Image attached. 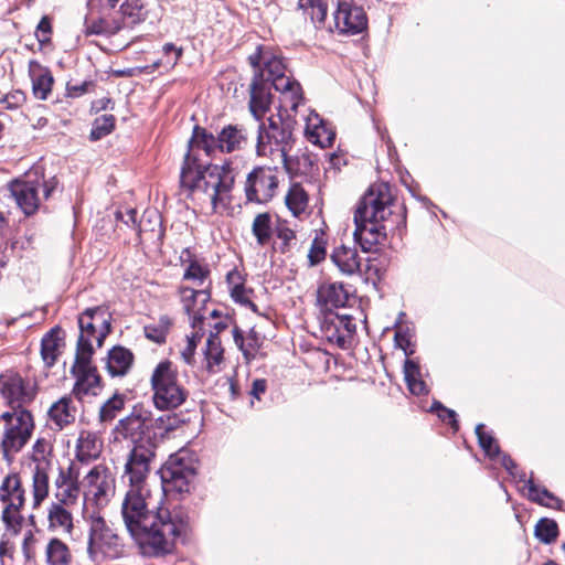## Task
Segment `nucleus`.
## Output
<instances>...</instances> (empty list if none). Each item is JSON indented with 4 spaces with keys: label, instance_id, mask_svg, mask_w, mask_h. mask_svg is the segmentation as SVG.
<instances>
[{
    "label": "nucleus",
    "instance_id": "nucleus-1",
    "mask_svg": "<svg viewBox=\"0 0 565 565\" xmlns=\"http://www.w3.org/2000/svg\"><path fill=\"white\" fill-rule=\"evenodd\" d=\"M151 469L122 468L121 479L128 489L121 503V516L131 537L146 554L169 553L188 530L181 513L163 507L162 489L149 483Z\"/></svg>",
    "mask_w": 565,
    "mask_h": 565
},
{
    "label": "nucleus",
    "instance_id": "nucleus-2",
    "mask_svg": "<svg viewBox=\"0 0 565 565\" xmlns=\"http://www.w3.org/2000/svg\"><path fill=\"white\" fill-rule=\"evenodd\" d=\"M180 184L192 198L213 212L226 209L234 188V173L225 164H205L189 150L180 172Z\"/></svg>",
    "mask_w": 565,
    "mask_h": 565
},
{
    "label": "nucleus",
    "instance_id": "nucleus-3",
    "mask_svg": "<svg viewBox=\"0 0 565 565\" xmlns=\"http://www.w3.org/2000/svg\"><path fill=\"white\" fill-rule=\"evenodd\" d=\"M393 195L385 183L374 184L360 200L354 211V239L363 252H372L386 239L385 222L392 214Z\"/></svg>",
    "mask_w": 565,
    "mask_h": 565
},
{
    "label": "nucleus",
    "instance_id": "nucleus-4",
    "mask_svg": "<svg viewBox=\"0 0 565 565\" xmlns=\"http://www.w3.org/2000/svg\"><path fill=\"white\" fill-rule=\"evenodd\" d=\"M151 412L141 407L118 422L116 431L131 443L124 468L151 469L157 450V433L151 434Z\"/></svg>",
    "mask_w": 565,
    "mask_h": 565
},
{
    "label": "nucleus",
    "instance_id": "nucleus-5",
    "mask_svg": "<svg viewBox=\"0 0 565 565\" xmlns=\"http://www.w3.org/2000/svg\"><path fill=\"white\" fill-rule=\"evenodd\" d=\"M249 61L253 66L262 64L254 78L257 77L258 83L269 87L271 85L277 92H280V109L295 111L302 100L301 87L297 81L287 75L282 60L269 53H263L260 56L250 55Z\"/></svg>",
    "mask_w": 565,
    "mask_h": 565
},
{
    "label": "nucleus",
    "instance_id": "nucleus-6",
    "mask_svg": "<svg viewBox=\"0 0 565 565\" xmlns=\"http://www.w3.org/2000/svg\"><path fill=\"white\" fill-rule=\"evenodd\" d=\"M152 402L159 411H172L181 406L188 391L182 384L178 367L169 360L160 361L150 375Z\"/></svg>",
    "mask_w": 565,
    "mask_h": 565
},
{
    "label": "nucleus",
    "instance_id": "nucleus-7",
    "mask_svg": "<svg viewBox=\"0 0 565 565\" xmlns=\"http://www.w3.org/2000/svg\"><path fill=\"white\" fill-rule=\"evenodd\" d=\"M26 490L19 473L10 472L0 482L1 522L6 535L18 536L25 526L23 509Z\"/></svg>",
    "mask_w": 565,
    "mask_h": 565
},
{
    "label": "nucleus",
    "instance_id": "nucleus-8",
    "mask_svg": "<svg viewBox=\"0 0 565 565\" xmlns=\"http://www.w3.org/2000/svg\"><path fill=\"white\" fill-rule=\"evenodd\" d=\"M83 518L88 525L87 553L95 563L106 558H116L122 553L121 540L113 525L99 511L83 510Z\"/></svg>",
    "mask_w": 565,
    "mask_h": 565
},
{
    "label": "nucleus",
    "instance_id": "nucleus-9",
    "mask_svg": "<svg viewBox=\"0 0 565 565\" xmlns=\"http://www.w3.org/2000/svg\"><path fill=\"white\" fill-rule=\"evenodd\" d=\"M34 430L33 415L25 407H13L0 415V448L6 458L22 450Z\"/></svg>",
    "mask_w": 565,
    "mask_h": 565
},
{
    "label": "nucleus",
    "instance_id": "nucleus-10",
    "mask_svg": "<svg viewBox=\"0 0 565 565\" xmlns=\"http://www.w3.org/2000/svg\"><path fill=\"white\" fill-rule=\"evenodd\" d=\"M291 139V130L280 116H270L258 127L257 154L268 157L274 163L285 166Z\"/></svg>",
    "mask_w": 565,
    "mask_h": 565
},
{
    "label": "nucleus",
    "instance_id": "nucleus-11",
    "mask_svg": "<svg viewBox=\"0 0 565 565\" xmlns=\"http://www.w3.org/2000/svg\"><path fill=\"white\" fill-rule=\"evenodd\" d=\"M79 337L76 353L94 354L110 331L109 313L105 307L86 309L78 318Z\"/></svg>",
    "mask_w": 565,
    "mask_h": 565
},
{
    "label": "nucleus",
    "instance_id": "nucleus-12",
    "mask_svg": "<svg viewBox=\"0 0 565 565\" xmlns=\"http://www.w3.org/2000/svg\"><path fill=\"white\" fill-rule=\"evenodd\" d=\"M162 490L188 492L196 473V460L186 449L172 454L160 469Z\"/></svg>",
    "mask_w": 565,
    "mask_h": 565
},
{
    "label": "nucleus",
    "instance_id": "nucleus-13",
    "mask_svg": "<svg viewBox=\"0 0 565 565\" xmlns=\"http://www.w3.org/2000/svg\"><path fill=\"white\" fill-rule=\"evenodd\" d=\"M245 140L246 136L243 129L237 126L224 127L217 138L207 134L204 129L195 127L189 141V150L196 152V149H202L206 154H210L214 148H218L222 152H232L241 149Z\"/></svg>",
    "mask_w": 565,
    "mask_h": 565
},
{
    "label": "nucleus",
    "instance_id": "nucleus-14",
    "mask_svg": "<svg viewBox=\"0 0 565 565\" xmlns=\"http://www.w3.org/2000/svg\"><path fill=\"white\" fill-rule=\"evenodd\" d=\"M84 505L93 503L100 509L115 494V475L107 466L96 465L84 477Z\"/></svg>",
    "mask_w": 565,
    "mask_h": 565
},
{
    "label": "nucleus",
    "instance_id": "nucleus-15",
    "mask_svg": "<svg viewBox=\"0 0 565 565\" xmlns=\"http://www.w3.org/2000/svg\"><path fill=\"white\" fill-rule=\"evenodd\" d=\"M92 356L93 354L86 352L76 353L71 369L76 379L72 393L78 401L97 396L102 390L100 377L92 364Z\"/></svg>",
    "mask_w": 565,
    "mask_h": 565
},
{
    "label": "nucleus",
    "instance_id": "nucleus-16",
    "mask_svg": "<svg viewBox=\"0 0 565 565\" xmlns=\"http://www.w3.org/2000/svg\"><path fill=\"white\" fill-rule=\"evenodd\" d=\"M36 383L19 373L7 371L0 375V396L13 407H24L36 396Z\"/></svg>",
    "mask_w": 565,
    "mask_h": 565
},
{
    "label": "nucleus",
    "instance_id": "nucleus-17",
    "mask_svg": "<svg viewBox=\"0 0 565 565\" xmlns=\"http://www.w3.org/2000/svg\"><path fill=\"white\" fill-rule=\"evenodd\" d=\"M278 175L277 167L255 168L246 180L245 192L247 200L256 203L270 201L278 189Z\"/></svg>",
    "mask_w": 565,
    "mask_h": 565
},
{
    "label": "nucleus",
    "instance_id": "nucleus-18",
    "mask_svg": "<svg viewBox=\"0 0 565 565\" xmlns=\"http://www.w3.org/2000/svg\"><path fill=\"white\" fill-rule=\"evenodd\" d=\"M40 186H43L44 196L47 198L53 191L55 183L53 181L41 183L40 178L34 180H15L10 183L11 196L25 215H31L38 210L40 203L38 192Z\"/></svg>",
    "mask_w": 565,
    "mask_h": 565
},
{
    "label": "nucleus",
    "instance_id": "nucleus-19",
    "mask_svg": "<svg viewBox=\"0 0 565 565\" xmlns=\"http://www.w3.org/2000/svg\"><path fill=\"white\" fill-rule=\"evenodd\" d=\"M181 302L184 311L189 315L191 328L195 330L199 328L202 330V326L205 324V320L211 317H217L215 309L207 312L205 303L210 299V294L206 288L194 289L190 287H181L179 289Z\"/></svg>",
    "mask_w": 565,
    "mask_h": 565
},
{
    "label": "nucleus",
    "instance_id": "nucleus-20",
    "mask_svg": "<svg viewBox=\"0 0 565 565\" xmlns=\"http://www.w3.org/2000/svg\"><path fill=\"white\" fill-rule=\"evenodd\" d=\"M335 29L343 34H356L366 29L367 18L362 7L340 0L333 14Z\"/></svg>",
    "mask_w": 565,
    "mask_h": 565
},
{
    "label": "nucleus",
    "instance_id": "nucleus-21",
    "mask_svg": "<svg viewBox=\"0 0 565 565\" xmlns=\"http://www.w3.org/2000/svg\"><path fill=\"white\" fill-rule=\"evenodd\" d=\"M76 507L51 501L46 508V526L51 532L71 535L75 529L73 510Z\"/></svg>",
    "mask_w": 565,
    "mask_h": 565
},
{
    "label": "nucleus",
    "instance_id": "nucleus-22",
    "mask_svg": "<svg viewBox=\"0 0 565 565\" xmlns=\"http://www.w3.org/2000/svg\"><path fill=\"white\" fill-rule=\"evenodd\" d=\"M305 135L310 142L321 148L330 147L335 138L332 127L313 110L306 117Z\"/></svg>",
    "mask_w": 565,
    "mask_h": 565
},
{
    "label": "nucleus",
    "instance_id": "nucleus-23",
    "mask_svg": "<svg viewBox=\"0 0 565 565\" xmlns=\"http://www.w3.org/2000/svg\"><path fill=\"white\" fill-rule=\"evenodd\" d=\"M52 471L53 469L30 467L29 488L33 510L40 509L50 495Z\"/></svg>",
    "mask_w": 565,
    "mask_h": 565
},
{
    "label": "nucleus",
    "instance_id": "nucleus-24",
    "mask_svg": "<svg viewBox=\"0 0 565 565\" xmlns=\"http://www.w3.org/2000/svg\"><path fill=\"white\" fill-rule=\"evenodd\" d=\"M103 450V440L94 431L81 430L76 440L75 457L81 462H89L99 457Z\"/></svg>",
    "mask_w": 565,
    "mask_h": 565
},
{
    "label": "nucleus",
    "instance_id": "nucleus-25",
    "mask_svg": "<svg viewBox=\"0 0 565 565\" xmlns=\"http://www.w3.org/2000/svg\"><path fill=\"white\" fill-rule=\"evenodd\" d=\"M49 420L62 430L66 426L73 424L76 418V408L70 396H63L54 402L47 411Z\"/></svg>",
    "mask_w": 565,
    "mask_h": 565
},
{
    "label": "nucleus",
    "instance_id": "nucleus-26",
    "mask_svg": "<svg viewBox=\"0 0 565 565\" xmlns=\"http://www.w3.org/2000/svg\"><path fill=\"white\" fill-rule=\"evenodd\" d=\"M29 73L32 79V90L36 98L45 100L53 86V76L51 72L35 61L29 64Z\"/></svg>",
    "mask_w": 565,
    "mask_h": 565
},
{
    "label": "nucleus",
    "instance_id": "nucleus-27",
    "mask_svg": "<svg viewBox=\"0 0 565 565\" xmlns=\"http://www.w3.org/2000/svg\"><path fill=\"white\" fill-rule=\"evenodd\" d=\"M271 96L269 86L258 83L257 77L250 84L249 110L256 120H260L269 110Z\"/></svg>",
    "mask_w": 565,
    "mask_h": 565
},
{
    "label": "nucleus",
    "instance_id": "nucleus-28",
    "mask_svg": "<svg viewBox=\"0 0 565 565\" xmlns=\"http://www.w3.org/2000/svg\"><path fill=\"white\" fill-rule=\"evenodd\" d=\"M134 363V354L124 347H114L107 355L106 369L111 376H124Z\"/></svg>",
    "mask_w": 565,
    "mask_h": 565
},
{
    "label": "nucleus",
    "instance_id": "nucleus-29",
    "mask_svg": "<svg viewBox=\"0 0 565 565\" xmlns=\"http://www.w3.org/2000/svg\"><path fill=\"white\" fill-rule=\"evenodd\" d=\"M331 257L337 267L345 275H353L360 269L361 259L358 250L353 247L339 246L334 248Z\"/></svg>",
    "mask_w": 565,
    "mask_h": 565
},
{
    "label": "nucleus",
    "instance_id": "nucleus-30",
    "mask_svg": "<svg viewBox=\"0 0 565 565\" xmlns=\"http://www.w3.org/2000/svg\"><path fill=\"white\" fill-rule=\"evenodd\" d=\"M44 554L47 565H70L72 562V552L68 545L58 537H51L47 541Z\"/></svg>",
    "mask_w": 565,
    "mask_h": 565
},
{
    "label": "nucleus",
    "instance_id": "nucleus-31",
    "mask_svg": "<svg viewBox=\"0 0 565 565\" xmlns=\"http://www.w3.org/2000/svg\"><path fill=\"white\" fill-rule=\"evenodd\" d=\"M30 467L33 468H54L53 445L46 438H39L32 446Z\"/></svg>",
    "mask_w": 565,
    "mask_h": 565
},
{
    "label": "nucleus",
    "instance_id": "nucleus-32",
    "mask_svg": "<svg viewBox=\"0 0 565 565\" xmlns=\"http://www.w3.org/2000/svg\"><path fill=\"white\" fill-rule=\"evenodd\" d=\"M233 339L247 362L256 358L262 344V338L254 329H250L246 335H243L241 330L235 327L233 329Z\"/></svg>",
    "mask_w": 565,
    "mask_h": 565
},
{
    "label": "nucleus",
    "instance_id": "nucleus-33",
    "mask_svg": "<svg viewBox=\"0 0 565 565\" xmlns=\"http://www.w3.org/2000/svg\"><path fill=\"white\" fill-rule=\"evenodd\" d=\"M318 299L326 307H344L349 300V294L343 285L338 282L321 286L318 290Z\"/></svg>",
    "mask_w": 565,
    "mask_h": 565
},
{
    "label": "nucleus",
    "instance_id": "nucleus-34",
    "mask_svg": "<svg viewBox=\"0 0 565 565\" xmlns=\"http://www.w3.org/2000/svg\"><path fill=\"white\" fill-rule=\"evenodd\" d=\"M60 333L58 329H52L42 339L41 355L47 366H52L56 362L61 349L64 345Z\"/></svg>",
    "mask_w": 565,
    "mask_h": 565
},
{
    "label": "nucleus",
    "instance_id": "nucleus-35",
    "mask_svg": "<svg viewBox=\"0 0 565 565\" xmlns=\"http://www.w3.org/2000/svg\"><path fill=\"white\" fill-rule=\"evenodd\" d=\"M328 8V0H299L297 6V9L315 25L324 22Z\"/></svg>",
    "mask_w": 565,
    "mask_h": 565
},
{
    "label": "nucleus",
    "instance_id": "nucleus-36",
    "mask_svg": "<svg viewBox=\"0 0 565 565\" xmlns=\"http://www.w3.org/2000/svg\"><path fill=\"white\" fill-rule=\"evenodd\" d=\"M285 202L295 217H301L308 207V194L300 184H292L286 194Z\"/></svg>",
    "mask_w": 565,
    "mask_h": 565
},
{
    "label": "nucleus",
    "instance_id": "nucleus-37",
    "mask_svg": "<svg viewBox=\"0 0 565 565\" xmlns=\"http://www.w3.org/2000/svg\"><path fill=\"white\" fill-rule=\"evenodd\" d=\"M204 356L207 371L211 373L217 372L223 362V348L216 333H210L206 340Z\"/></svg>",
    "mask_w": 565,
    "mask_h": 565
},
{
    "label": "nucleus",
    "instance_id": "nucleus-38",
    "mask_svg": "<svg viewBox=\"0 0 565 565\" xmlns=\"http://www.w3.org/2000/svg\"><path fill=\"white\" fill-rule=\"evenodd\" d=\"M404 377L412 394L420 395L427 393V386L422 379L420 367L414 360L407 359L405 361Z\"/></svg>",
    "mask_w": 565,
    "mask_h": 565
},
{
    "label": "nucleus",
    "instance_id": "nucleus-39",
    "mask_svg": "<svg viewBox=\"0 0 565 565\" xmlns=\"http://www.w3.org/2000/svg\"><path fill=\"white\" fill-rule=\"evenodd\" d=\"M523 491L526 493V495L535 502H539L540 504L551 507V508H559L561 509V501L555 498L551 492H548L545 488H540L530 479L525 482L523 486Z\"/></svg>",
    "mask_w": 565,
    "mask_h": 565
},
{
    "label": "nucleus",
    "instance_id": "nucleus-40",
    "mask_svg": "<svg viewBox=\"0 0 565 565\" xmlns=\"http://www.w3.org/2000/svg\"><path fill=\"white\" fill-rule=\"evenodd\" d=\"M252 231L260 246L266 245L271 237V216L268 213H262L255 216Z\"/></svg>",
    "mask_w": 565,
    "mask_h": 565
},
{
    "label": "nucleus",
    "instance_id": "nucleus-41",
    "mask_svg": "<svg viewBox=\"0 0 565 565\" xmlns=\"http://www.w3.org/2000/svg\"><path fill=\"white\" fill-rule=\"evenodd\" d=\"M81 499L79 483L54 488V499L52 501L63 503L64 505L77 507Z\"/></svg>",
    "mask_w": 565,
    "mask_h": 565
},
{
    "label": "nucleus",
    "instance_id": "nucleus-42",
    "mask_svg": "<svg viewBox=\"0 0 565 565\" xmlns=\"http://www.w3.org/2000/svg\"><path fill=\"white\" fill-rule=\"evenodd\" d=\"M171 321L168 317H161L157 322L145 326L143 331L147 339L154 343H163L166 341Z\"/></svg>",
    "mask_w": 565,
    "mask_h": 565
},
{
    "label": "nucleus",
    "instance_id": "nucleus-43",
    "mask_svg": "<svg viewBox=\"0 0 565 565\" xmlns=\"http://www.w3.org/2000/svg\"><path fill=\"white\" fill-rule=\"evenodd\" d=\"M79 483V471L73 461L67 466H60L54 478V488Z\"/></svg>",
    "mask_w": 565,
    "mask_h": 565
},
{
    "label": "nucleus",
    "instance_id": "nucleus-44",
    "mask_svg": "<svg viewBox=\"0 0 565 565\" xmlns=\"http://www.w3.org/2000/svg\"><path fill=\"white\" fill-rule=\"evenodd\" d=\"M558 530L555 521L541 519L535 526V536L543 543H551L557 536Z\"/></svg>",
    "mask_w": 565,
    "mask_h": 565
},
{
    "label": "nucleus",
    "instance_id": "nucleus-45",
    "mask_svg": "<svg viewBox=\"0 0 565 565\" xmlns=\"http://www.w3.org/2000/svg\"><path fill=\"white\" fill-rule=\"evenodd\" d=\"M115 126V118L113 115H103L94 120L93 129L90 131V139L98 140L104 136L111 132Z\"/></svg>",
    "mask_w": 565,
    "mask_h": 565
},
{
    "label": "nucleus",
    "instance_id": "nucleus-46",
    "mask_svg": "<svg viewBox=\"0 0 565 565\" xmlns=\"http://www.w3.org/2000/svg\"><path fill=\"white\" fill-rule=\"evenodd\" d=\"M476 435L478 437V441L480 447L484 450V452L493 458L497 456H500L499 447L497 445V441L493 439V437L484 431V425L479 424L476 427Z\"/></svg>",
    "mask_w": 565,
    "mask_h": 565
},
{
    "label": "nucleus",
    "instance_id": "nucleus-47",
    "mask_svg": "<svg viewBox=\"0 0 565 565\" xmlns=\"http://www.w3.org/2000/svg\"><path fill=\"white\" fill-rule=\"evenodd\" d=\"M203 334H204V326H202V330H200L199 328H196L195 330L192 329L191 334L186 335V345L181 351L182 360L186 364H192L196 345L201 341Z\"/></svg>",
    "mask_w": 565,
    "mask_h": 565
},
{
    "label": "nucleus",
    "instance_id": "nucleus-48",
    "mask_svg": "<svg viewBox=\"0 0 565 565\" xmlns=\"http://www.w3.org/2000/svg\"><path fill=\"white\" fill-rule=\"evenodd\" d=\"M209 273L210 271L206 267L200 265L196 262H192L188 266L183 278L186 280H192L196 287L205 288L204 282L207 279Z\"/></svg>",
    "mask_w": 565,
    "mask_h": 565
},
{
    "label": "nucleus",
    "instance_id": "nucleus-49",
    "mask_svg": "<svg viewBox=\"0 0 565 565\" xmlns=\"http://www.w3.org/2000/svg\"><path fill=\"white\" fill-rule=\"evenodd\" d=\"M227 281L231 285V296L236 302L250 303L248 295L239 282V274L231 271L227 274Z\"/></svg>",
    "mask_w": 565,
    "mask_h": 565
},
{
    "label": "nucleus",
    "instance_id": "nucleus-50",
    "mask_svg": "<svg viewBox=\"0 0 565 565\" xmlns=\"http://www.w3.org/2000/svg\"><path fill=\"white\" fill-rule=\"evenodd\" d=\"M124 407V399L119 396H113L103 404L99 411L102 422H108L115 418L116 414Z\"/></svg>",
    "mask_w": 565,
    "mask_h": 565
},
{
    "label": "nucleus",
    "instance_id": "nucleus-51",
    "mask_svg": "<svg viewBox=\"0 0 565 565\" xmlns=\"http://www.w3.org/2000/svg\"><path fill=\"white\" fill-rule=\"evenodd\" d=\"M142 8V0H126L121 4L120 10L125 17L130 18L131 22L135 23L141 20Z\"/></svg>",
    "mask_w": 565,
    "mask_h": 565
},
{
    "label": "nucleus",
    "instance_id": "nucleus-52",
    "mask_svg": "<svg viewBox=\"0 0 565 565\" xmlns=\"http://www.w3.org/2000/svg\"><path fill=\"white\" fill-rule=\"evenodd\" d=\"M430 411L435 412L437 416L443 419L444 422H447L451 427L457 430L458 429V423L456 419V413L452 409H449L441 405L439 402H435Z\"/></svg>",
    "mask_w": 565,
    "mask_h": 565
},
{
    "label": "nucleus",
    "instance_id": "nucleus-53",
    "mask_svg": "<svg viewBox=\"0 0 565 565\" xmlns=\"http://www.w3.org/2000/svg\"><path fill=\"white\" fill-rule=\"evenodd\" d=\"M178 418L171 415H162L156 419H152V428L160 431L161 435L171 431L178 427Z\"/></svg>",
    "mask_w": 565,
    "mask_h": 565
},
{
    "label": "nucleus",
    "instance_id": "nucleus-54",
    "mask_svg": "<svg viewBox=\"0 0 565 565\" xmlns=\"http://www.w3.org/2000/svg\"><path fill=\"white\" fill-rule=\"evenodd\" d=\"M36 544V537L32 530H28L23 533V540L21 544V550L26 559H31L34 557V548Z\"/></svg>",
    "mask_w": 565,
    "mask_h": 565
},
{
    "label": "nucleus",
    "instance_id": "nucleus-55",
    "mask_svg": "<svg viewBox=\"0 0 565 565\" xmlns=\"http://www.w3.org/2000/svg\"><path fill=\"white\" fill-rule=\"evenodd\" d=\"M396 344L404 351L406 355L414 353L412 348L411 335L408 332H404L401 328L395 332Z\"/></svg>",
    "mask_w": 565,
    "mask_h": 565
},
{
    "label": "nucleus",
    "instance_id": "nucleus-56",
    "mask_svg": "<svg viewBox=\"0 0 565 565\" xmlns=\"http://www.w3.org/2000/svg\"><path fill=\"white\" fill-rule=\"evenodd\" d=\"M51 22L47 17H43L36 28L35 35L41 43H46L50 41V34H51Z\"/></svg>",
    "mask_w": 565,
    "mask_h": 565
},
{
    "label": "nucleus",
    "instance_id": "nucleus-57",
    "mask_svg": "<svg viewBox=\"0 0 565 565\" xmlns=\"http://www.w3.org/2000/svg\"><path fill=\"white\" fill-rule=\"evenodd\" d=\"M326 256V249L321 242L315 239L308 254V258L311 265L319 264Z\"/></svg>",
    "mask_w": 565,
    "mask_h": 565
},
{
    "label": "nucleus",
    "instance_id": "nucleus-58",
    "mask_svg": "<svg viewBox=\"0 0 565 565\" xmlns=\"http://www.w3.org/2000/svg\"><path fill=\"white\" fill-rule=\"evenodd\" d=\"M6 536L4 534L0 541V559L2 565H6V559L12 561L14 553V545Z\"/></svg>",
    "mask_w": 565,
    "mask_h": 565
},
{
    "label": "nucleus",
    "instance_id": "nucleus-59",
    "mask_svg": "<svg viewBox=\"0 0 565 565\" xmlns=\"http://www.w3.org/2000/svg\"><path fill=\"white\" fill-rule=\"evenodd\" d=\"M24 102V95L21 92H15L13 94L7 95L2 103L6 105L7 109H14L20 107Z\"/></svg>",
    "mask_w": 565,
    "mask_h": 565
},
{
    "label": "nucleus",
    "instance_id": "nucleus-60",
    "mask_svg": "<svg viewBox=\"0 0 565 565\" xmlns=\"http://www.w3.org/2000/svg\"><path fill=\"white\" fill-rule=\"evenodd\" d=\"M267 390V382L264 379H256L253 381L252 388H250V395L256 398L260 399V396L266 392Z\"/></svg>",
    "mask_w": 565,
    "mask_h": 565
},
{
    "label": "nucleus",
    "instance_id": "nucleus-61",
    "mask_svg": "<svg viewBox=\"0 0 565 565\" xmlns=\"http://www.w3.org/2000/svg\"><path fill=\"white\" fill-rule=\"evenodd\" d=\"M92 86L90 82H83L82 84H75V85H68L67 86V94L71 97H78L86 92H88V88Z\"/></svg>",
    "mask_w": 565,
    "mask_h": 565
},
{
    "label": "nucleus",
    "instance_id": "nucleus-62",
    "mask_svg": "<svg viewBox=\"0 0 565 565\" xmlns=\"http://www.w3.org/2000/svg\"><path fill=\"white\" fill-rule=\"evenodd\" d=\"M85 32L87 34H103V33H105L106 32V26H105L104 21L98 20V21H92L90 23H87Z\"/></svg>",
    "mask_w": 565,
    "mask_h": 565
},
{
    "label": "nucleus",
    "instance_id": "nucleus-63",
    "mask_svg": "<svg viewBox=\"0 0 565 565\" xmlns=\"http://www.w3.org/2000/svg\"><path fill=\"white\" fill-rule=\"evenodd\" d=\"M277 235H278V238L284 242L285 245H288L295 238L294 231L288 227L278 228Z\"/></svg>",
    "mask_w": 565,
    "mask_h": 565
},
{
    "label": "nucleus",
    "instance_id": "nucleus-64",
    "mask_svg": "<svg viewBox=\"0 0 565 565\" xmlns=\"http://www.w3.org/2000/svg\"><path fill=\"white\" fill-rule=\"evenodd\" d=\"M111 103V100L107 97H103V98H99L97 100H95L93 103V108L96 110V111H99V110H105L108 108L109 104Z\"/></svg>",
    "mask_w": 565,
    "mask_h": 565
}]
</instances>
